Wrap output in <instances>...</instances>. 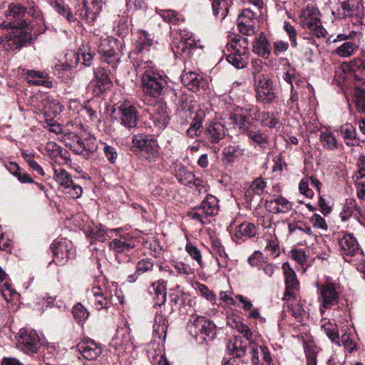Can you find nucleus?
I'll list each match as a JSON object with an SVG mask.
<instances>
[{"label": "nucleus", "mask_w": 365, "mask_h": 365, "mask_svg": "<svg viewBox=\"0 0 365 365\" xmlns=\"http://www.w3.org/2000/svg\"><path fill=\"white\" fill-rule=\"evenodd\" d=\"M225 137L224 125L220 122H212L207 125L203 130V140L207 143L215 144Z\"/></svg>", "instance_id": "nucleus-22"}, {"label": "nucleus", "mask_w": 365, "mask_h": 365, "mask_svg": "<svg viewBox=\"0 0 365 365\" xmlns=\"http://www.w3.org/2000/svg\"><path fill=\"white\" fill-rule=\"evenodd\" d=\"M206 116L205 110L203 109H198L195 114V116L191 122L190 127L192 128L200 135L203 134L202 122Z\"/></svg>", "instance_id": "nucleus-53"}, {"label": "nucleus", "mask_w": 365, "mask_h": 365, "mask_svg": "<svg viewBox=\"0 0 365 365\" xmlns=\"http://www.w3.org/2000/svg\"><path fill=\"white\" fill-rule=\"evenodd\" d=\"M354 91L356 109L359 112L365 113V82L360 86H356Z\"/></svg>", "instance_id": "nucleus-47"}, {"label": "nucleus", "mask_w": 365, "mask_h": 365, "mask_svg": "<svg viewBox=\"0 0 365 365\" xmlns=\"http://www.w3.org/2000/svg\"><path fill=\"white\" fill-rule=\"evenodd\" d=\"M185 250L189 255L195 260L200 267H203L202 255L200 250L193 244L187 243L185 246Z\"/></svg>", "instance_id": "nucleus-60"}, {"label": "nucleus", "mask_w": 365, "mask_h": 365, "mask_svg": "<svg viewBox=\"0 0 365 365\" xmlns=\"http://www.w3.org/2000/svg\"><path fill=\"white\" fill-rule=\"evenodd\" d=\"M170 115L165 102L159 101L151 108L149 125L156 133H160L168 125Z\"/></svg>", "instance_id": "nucleus-10"}, {"label": "nucleus", "mask_w": 365, "mask_h": 365, "mask_svg": "<svg viewBox=\"0 0 365 365\" xmlns=\"http://www.w3.org/2000/svg\"><path fill=\"white\" fill-rule=\"evenodd\" d=\"M153 43V39L150 38V35L145 31H140L135 40L134 51L138 53L148 51Z\"/></svg>", "instance_id": "nucleus-38"}, {"label": "nucleus", "mask_w": 365, "mask_h": 365, "mask_svg": "<svg viewBox=\"0 0 365 365\" xmlns=\"http://www.w3.org/2000/svg\"><path fill=\"white\" fill-rule=\"evenodd\" d=\"M186 329L200 344L212 341L216 335L215 324L203 316L192 315L187 323Z\"/></svg>", "instance_id": "nucleus-4"}, {"label": "nucleus", "mask_w": 365, "mask_h": 365, "mask_svg": "<svg viewBox=\"0 0 365 365\" xmlns=\"http://www.w3.org/2000/svg\"><path fill=\"white\" fill-rule=\"evenodd\" d=\"M195 47L194 41L190 38L187 39L175 40L172 43V50L176 58H183L189 56L191 50Z\"/></svg>", "instance_id": "nucleus-31"}, {"label": "nucleus", "mask_w": 365, "mask_h": 365, "mask_svg": "<svg viewBox=\"0 0 365 365\" xmlns=\"http://www.w3.org/2000/svg\"><path fill=\"white\" fill-rule=\"evenodd\" d=\"M78 349L87 360H94L102 353V347L93 340L86 339L78 344Z\"/></svg>", "instance_id": "nucleus-26"}, {"label": "nucleus", "mask_w": 365, "mask_h": 365, "mask_svg": "<svg viewBox=\"0 0 365 365\" xmlns=\"http://www.w3.org/2000/svg\"><path fill=\"white\" fill-rule=\"evenodd\" d=\"M153 262L150 258H145L140 259L135 266V272L128 276V282H135L138 279L139 276L151 270L153 267Z\"/></svg>", "instance_id": "nucleus-37"}, {"label": "nucleus", "mask_w": 365, "mask_h": 365, "mask_svg": "<svg viewBox=\"0 0 365 365\" xmlns=\"http://www.w3.org/2000/svg\"><path fill=\"white\" fill-rule=\"evenodd\" d=\"M53 178L64 188L72 185V182H73L71 174L63 168L54 169Z\"/></svg>", "instance_id": "nucleus-46"}, {"label": "nucleus", "mask_w": 365, "mask_h": 365, "mask_svg": "<svg viewBox=\"0 0 365 365\" xmlns=\"http://www.w3.org/2000/svg\"><path fill=\"white\" fill-rule=\"evenodd\" d=\"M248 263L252 267H262L264 264V256L260 252H255L249 258Z\"/></svg>", "instance_id": "nucleus-64"}, {"label": "nucleus", "mask_w": 365, "mask_h": 365, "mask_svg": "<svg viewBox=\"0 0 365 365\" xmlns=\"http://www.w3.org/2000/svg\"><path fill=\"white\" fill-rule=\"evenodd\" d=\"M109 346L118 355L123 354L128 350L132 349L133 343L128 330L127 329L118 330Z\"/></svg>", "instance_id": "nucleus-17"}, {"label": "nucleus", "mask_w": 365, "mask_h": 365, "mask_svg": "<svg viewBox=\"0 0 365 365\" xmlns=\"http://www.w3.org/2000/svg\"><path fill=\"white\" fill-rule=\"evenodd\" d=\"M158 13L166 22L176 24L179 21L178 14L174 10L163 9L158 11Z\"/></svg>", "instance_id": "nucleus-61"}, {"label": "nucleus", "mask_w": 365, "mask_h": 365, "mask_svg": "<svg viewBox=\"0 0 365 365\" xmlns=\"http://www.w3.org/2000/svg\"><path fill=\"white\" fill-rule=\"evenodd\" d=\"M331 14L338 19L358 16L361 13L360 0H328Z\"/></svg>", "instance_id": "nucleus-8"}, {"label": "nucleus", "mask_w": 365, "mask_h": 365, "mask_svg": "<svg viewBox=\"0 0 365 365\" xmlns=\"http://www.w3.org/2000/svg\"><path fill=\"white\" fill-rule=\"evenodd\" d=\"M98 53L102 55L105 61L108 64H111L113 68L116 67L120 60V56L115 49L110 46V42L108 40L104 39L101 41L98 46Z\"/></svg>", "instance_id": "nucleus-32"}, {"label": "nucleus", "mask_w": 365, "mask_h": 365, "mask_svg": "<svg viewBox=\"0 0 365 365\" xmlns=\"http://www.w3.org/2000/svg\"><path fill=\"white\" fill-rule=\"evenodd\" d=\"M240 110H250V120L259 121L262 125L269 127V128H275L279 123L273 113L260 112L256 106L241 108Z\"/></svg>", "instance_id": "nucleus-20"}, {"label": "nucleus", "mask_w": 365, "mask_h": 365, "mask_svg": "<svg viewBox=\"0 0 365 365\" xmlns=\"http://www.w3.org/2000/svg\"><path fill=\"white\" fill-rule=\"evenodd\" d=\"M26 13V8L20 4H11L6 11V16L9 20L15 22L20 21Z\"/></svg>", "instance_id": "nucleus-44"}, {"label": "nucleus", "mask_w": 365, "mask_h": 365, "mask_svg": "<svg viewBox=\"0 0 365 365\" xmlns=\"http://www.w3.org/2000/svg\"><path fill=\"white\" fill-rule=\"evenodd\" d=\"M244 56L232 52L227 56V61L237 68H243L247 64V61Z\"/></svg>", "instance_id": "nucleus-58"}, {"label": "nucleus", "mask_w": 365, "mask_h": 365, "mask_svg": "<svg viewBox=\"0 0 365 365\" xmlns=\"http://www.w3.org/2000/svg\"><path fill=\"white\" fill-rule=\"evenodd\" d=\"M266 210L274 214L287 213L292 207V204L284 197H277L267 200L264 204Z\"/></svg>", "instance_id": "nucleus-29"}, {"label": "nucleus", "mask_w": 365, "mask_h": 365, "mask_svg": "<svg viewBox=\"0 0 365 365\" xmlns=\"http://www.w3.org/2000/svg\"><path fill=\"white\" fill-rule=\"evenodd\" d=\"M24 75L29 84L32 86H42L48 88L53 87V83L48 79V73L45 71L35 70H24Z\"/></svg>", "instance_id": "nucleus-28"}, {"label": "nucleus", "mask_w": 365, "mask_h": 365, "mask_svg": "<svg viewBox=\"0 0 365 365\" xmlns=\"http://www.w3.org/2000/svg\"><path fill=\"white\" fill-rule=\"evenodd\" d=\"M22 26L23 24L18 23L17 25L11 21L3 22L0 26L7 29H13L6 36H0V43L6 51L19 50L25 46L31 39V34L22 29L17 28V26Z\"/></svg>", "instance_id": "nucleus-5"}, {"label": "nucleus", "mask_w": 365, "mask_h": 365, "mask_svg": "<svg viewBox=\"0 0 365 365\" xmlns=\"http://www.w3.org/2000/svg\"><path fill=\"white\" fill-rule=\"evenodd\" d=\"M247 344L241 336H235L227 345V350L232 357L241 358L245 356Z\"/></svg>", "instance_id": "nucleus-35"}, {"label": "nucleus", "mask_w": 365, "mask_h": 365, "mask_svg": "<svg viewBox=\"0 0 365 365\" xmlns=\"http://www.w3.org/2000/svg\"><path fill=\"white\" fill-rule=\"evenodd\" d=\"M320 141L324 148L334 150L338 148L337 140L332 133L330 131L322 132L319 136Z\"/></svg>", "instance_id": "nucleus-50"}, {"label": "nucleus", "mask_w": 365, "mask_h": 365, "mask_svg": "<svg viewBox=\"0 0 365 365\" xmlns=\"http://www.w3.org/2000/svg\"><path fill=\"white\" fill-rule=\"evenodd\" d=\"M252 51L264 59H267L269 57L271 46L263 33H261L255 38L252 45Z\"/></svg>", "instance_id": "nucleus-33"}, {"label": "nucleus", "mask_w": 365, "mask_h": 365, "mask_svg": "<svg viewBox=\"0 0 365 365\" xmlns=\"http://www.w3.org/2000/svg\"><path fill=\"white\" fill-rule=\"evenodd\" d=\"M168 319L163 310H157L153 324V338L163 342L166 338Z\"/></svg>", "instance_id": "nucleus-27"}, {"label": "nucleus", "mask_w": 365, "mask_h": 365, "mask_svg": "<svg viewBox=\"0 0 365 365\" xmlns=\"http://www.w3.org/2000/svg\"><path fill=\"white\" fill-rule=\"evenodd\" d=\"M213 14L220 19H224L228 13V5L226 0H210Z\"/></svg>", "instance_id": "nucleus-49"}, {"label": "nucleus", "mask_w": 365, "mask_h": 365, "mask_svg": "<svg viewBox=\"0 0 365 365\" xmlns=\"http://www.w3.org/2000/svg\"><path fill=\"white\" fill-rule=\"evenodd\" d=\"M356 48L357 47L354 43L347 41L340 45L335 52L339 56L345 58L353 55Z\"/></svg>", "instance_id": "nucleus-56"}, {"label": "nucleus", "mask_w": 365, "mask_h": 365, "mask_svg": "<svg viewBox=\"0 0 365 365\" xmlns=\"http://www.w3.org/2000/svg\"><path fill=\"white\" fill-rule=\"evenodd\" d=\"M322 327L331 341L339 345L340 340L336 324L327 322L323 324Z\"/></svg>", "instance_id": "nucleus-54"}, {"label": "nucleus", "mask_w": 365, "mask_h": 365, "mask_svg": "<svg viewBox=\"0 0 365 365\" xmlns=\"http://www.w3.org/2000/svg\"><path fill=\"white\" fill-rule=\"evenodd\" d=\"M134 147L146 153L149 157L157 158L159 155V145L157 140L150 135H134L132 138Z\"/></svg>", "instance_id": "nucleus-15"}, {"label": "nucleus", "mask_w": 365, "mask_h": 365, "mask_svg": "<svg viewBox=\"0 0 365 365\" xmlns=\"http://www.w3.org/2000/svg\"><path fill=\"white\" fill-rule=\"evenodd\" d=\"M149 292L153 294L154 308L162 310V306L166 302V284L163 280L153 282L149 288Z\"/></svg>", "instance_id": "nucleus-25"}, {"label": "nucleus", "mask_w": 365, "mask_h": 365, "mask_svg": "<svg viewBox=\"0 0 365 365\" xmlns=\"http://www.w3.org/2000/svg\"><path fill=\"white\" fill-rule=\"evenodd\" d=\"M93 54L88 46H83L79 48L76 53V60L78 63L86 66H89L93 60Z\"/></svg>", "instance_id": "nucleus-52"}, {"label": "nucleus", "mask_w": 365, "mask_h": 365, "mask_svg": "<svg viewBox=\"0 0 365 365\" xmlns=\"http://www.w3.org/2000/svg\"><path fill=\"white\" fill-rule=\"evenodd\" d=\"M257 230L254 224L245 222L242 223L235 231V236L237 238L252 237L256 235Z\"/></svg>", "instance_id": "nucleus-48"}, {"label": "nucleus", "mask_w": 365, "mask_h": 365, "mask_svg": "<svg viewBox=\"0 0 365 365\" xmlns=\"http://www.w3.org/2000/svg\"><path fill=\"white\" fill-rule=\"evenodd\" d=\"M255 19V14L250 9H243L242 13L239 15L237 24L242 22L246 24H255L254 19Z\"/></svg>", "instance_id": "nucleus-63"}, {"label": "nucleus", "mask_w": 365, "mask_h": 365, "mask_svg": "<svg viewBox=\"0 0 365 365\" xmlns=\"http://www.w3.org/2000/svg\"><path fill=\"white\" fill-rule=\"evenodd\" d=\"M340 252L346 261L354 262L356 269L365 272V258L363 251L353 234H344L338 237Z\"/></svg>", "instance_id": "nucleus-3"}, {"label": "nucleus", "mask_w": 365, "mask_h": 365, "mask_svg": "<svg viewBox=\"0 0 365 365\" xmlns=\"http://www.w3.org/2000/svg\"><path fill=\"white\" fill-rule=\"evenodd\" d=\"M135 240L131 235L125 234L113 239L109 244V249L116 254V258H118V255L119 254L127 255L128 252L135 247Z\"/></svg>", "instance_id": "nucleus-18"}, {"label": "nucleus", "mask_w": 365, "mask_h": 365, "mask_svg": "<svg viewBox=\"0 0 365 365\" xmlns=\"http://www.w3.org/2000/svg\"><path fill=\"white\" fill-rule=\"evenodd\" d=\"M340 132L347 146L356 145V131L351 124L346 123L341 125L340 127Z\"/></svg>", "instance_id": "nucleus-42"}, {"label": "nucleus", "mask_w": 365, "mask_h": 365, "mask_svg": "<svg viewBox=\"0 0 365 365\" xmlns=\"http://www.w3.org/2000/svg\"><path fill=\"white\" fill-rule=\"evenodd\" d=\"M138 72L141 73V83L143 93L148 96L158 98L168 88L166 77L159 73L151 61L140 62Z\"/></svg>", "instance_id": "nucleus-1"}, {"label": "nucleus", "mask_w": 365, "mask_h": 365, "mask_svg": "<svg viewBox=\"0 0 365 365\" xmlns=\"http://www.w3.org/2000/svg\"><path fill=\"white\" fill-rule=\"evenodd\" d=\"M319 300L321 302L320 312L324 314L326 309L336 305L339 299V292L335 283L326 282L319 287Z\"/></svg>", "instance_id": "nucleus-11"}, {"label": "nucleus", "mask_w": 365, "mask_h": 365, "mask_svg": "<svg viewBox=\"0 0 365 365\" xmlns=\"http://www.w3.org/2000/svg\"><path fill=\"white\" fill-rule=\"evenodd\" d=\"M19 344L26 353H36L40 346V337L33 329H21L20 330Z\"/></svg>", "instance_id": "nucleus-16"}, {"label": "nucleus", "mask_w": 365, "mask_h": 365, "mask_svg": "<svg viewBox=\"0 0 365 365\" xmlns=\"http://www.w3.org/2000/svg\"><path fill=\"white\" fill-rule=\"evenodd\" d=\"M229 46L235 53L246 56L249 53L248 41L245 37L239 36L233 38L229 43Z\"/></svg>", "instance_id": "nucleus-41"}, {"label": "nucleus", "mask_w": 365, "mask_h": 365, "mask_svg": "<svg viewBox=\"0 0 365 365\" xmlns=\"http://www.w3.org/2000/svg\"><path fill=\"white\" fill-rule=\"evenodd\" d=\"M103 151L110 163L114 164L118 158V153L113 146L108 145L106 143H101Z\"/></svg>", "instance_id": "nucleus-62"}, {"label": "nucleus", "mask_w": 365, "mask_h": 365, "mask_svg": "<svg viewBox=\"0 0 365 365\" xmlns=\"http://www.w3.org/2000/svg\"><path fill=\"white\" fill-rule=\"evenodd\" d=\"M319 11L314 6L307 5L299 16L300 24L305 29H313L320 24Z\"/></svg>", "instance_id": "nucleus-23"}, {"label": "nucleus", "mask_w": 365, "mask_h": 365, "mask_svg": "<svg viewBox=\"0 0 365 365\" xmlns=\"http://www.w3.org/2000/svg\"><path fill=\"white\" fill-rule=\"evenodd\" d=\"M245 149L241 148L238 145L226 146L222 150V155L228 163L232 162L244 155Z\"/></svg>", "instance_id": "nucleus-45"}, {"label": "nucleus", "mask_w": 365, "mask_h": 365, "mask_svg": "<svg viewBox=\"0 0 365 365\" xmlns=\"http://www.w3.org/2000/svg\"><path fill=\"white\" fill-rule=\"evenodd\" d=\"M288 232L291 237L299 245H306L307 242L314 238L310 226L303 221L289 223Z\"/></svg>", "instance_id": "nucleus-13"}, {"label": "nucleus", "mask_w": 365, "mask_h": 365, "mask_svg": "<svg viewBox=\"0 0 365 365\" xmlns=\"http://www.w3.org/2000/svg\"><path fill=\"white\" fill-rule=\"evenodd\" d=\"M72 314L78 324L84 322L89 316L88 311L81 303L73 307Z\"/></svg>", "instance_id": "nucleus-55"}, {"label": "nucleus", "mask_w": 365, "mask_h": 365, "mask_svg": "<svg viewBox=\"0 0 365 365\" xmlns=\"http://www.w3.org/2000/svg\"><path fill=\"white\" fill-rule=\"evenodd\" d=\"M51 5L57 13L65 16L68 21L73 22L76 21V18L71 14L69 7L65 5L63 2L52 1L51 2Z\"/></svg>", "instance_id": "nucleus-51"}, {"label": "nucleus", "mask_w": 365, "mask_h": 365, "mask_svg": "<svg viewBox=\"0 0 365 365\" xmlns=\"http://www.w3.org/2000/svg\"><path fill=\"white\" fill-rule=\"evenodd\" d=\"M211 253L215 256L218 266L225 267L227 264L228 255L225 252L224 246L217 237H211Z\"/></svg>", "instance_id": "nucleus-34"}, {"label": "nucleus", "mask_w": 365, "mask_h": 365, "mask_svg": "<svg viewBox=\"0 0 365 365\" xmlns=\"http://www.w3.org/2000/svg\"><path fill=\"white\" fill-rule=\"evenodd\" d=\"M267 187V182L261 177L255 179L250 185V190L245 192L247 200H251V192L259 196L264 193Z\"/></svg>", "instance_id": "nucleus-39"}, {"label": "nucleus", "mask_w": 365, "mask_h": 365, "mask_svg": "<svg viewBox=\"0 0 365 365\" xmlns=\"http://www.w3.org/2000/svg\"><path fill=\"white\" fill-rule=\"evenodd\" d=\"M182 83L192 92H197L200 88L206 86V82L202 77L195 72L184 71L181 75Z\"/></svg>", "instance_id": "nucleus-30"}, {"label": "nucleus", "mask_w": 365, "mask_h": 365, "mask_svg": "<svg viewBox=\"0 0 365 365\" xmlns=\"http://www.w3.org/2000/svg\"><path fill=\"white\" fill-rule=\"evenodd\" d=\"M45 150L51 159H57L60 157L66 158V157H63L61 146L54 142H48L45 147Z\"/></svg>", "instance_id": "nucleus-59"}, {"label": "nucleus", "mask_w": 365, "mask_h": 365, "mask_svg": "<svg viewBox=\"0 0 365 365\" xmlns=\"http://www.w3.org/2000/svg\"><path fill=\"white\" fill-rule=\"evenodd\" d=\"M53 262L58 265L65 264L69 259L75 257V250L72 242L67 239L56 240L51 245Z\"/></svg>", "instance_id": "nucleus-12"}, {"label": "nucleus", "mask_w": 365, "mask_h": 365, "mask_svg": "<svg viewBox=\"0 0 365 365\" xmlns=\"http://www.w3.org/2000/svg\"><path fill=\"white\" fill-rule=\"evenodd\" d=\"M264 240L266 241L264 250L269 252V255L272 258L277 257L279 255L280 251L279 247V242L276 236L269 234L265 235Z\"/></svg>", "instance_id": "nucleus-43"}, {"label": "nucleus", "mask_w": 365, "mask_h": 365, "mask_svg": "<svg viewBox=\"0 0 365 365\" xmlns=\"http://www.w3.org/2000/svg\"><path fill=\"white\" fill-rule=\"evenodd\" d=\"M116 118L119 120L121 125L131 129L135 128L138 125L139 118L136 107L130 101H125L119 103L115 109Z\"/></svg>", "instance_id": "nucleus-9"}, {"label": "nucleus", "mask_w": 365, "mask_h": 365, "mask_svg": "<svg viewBox=\"0 0 365 365\" xmlns=\"http://www.w3.org/2000/svg\"><path fill=\"white\" fill-rule=\"evenodd\" d=\"M93 297V306L97 310L107 309L110 304L108 292H103L99 287H94L91 290Z\"/></svg>", "instance_id": "nucleus-36"}, {"label": "nucleus", "mask_w": 365, "mask_h": 365, "mask_svg": "<svg viewBox=\"0 0 365 365\" xmlns=\"http://www.w3.org/2000/svg\"><path fill=\"white\" fill-rule=\"evenodd\" d=\"M282 269L285 276L286 290L284 299L290 300L294 297V291L299 287V282L297 279V275L294 270L289 267L287 262L282 264Z\"/></svg>", "instance_id": "nucleus-24"}, {"label": "nucleus", "mask_w": 365, "mask_h": 365, "mask_svg": "<svg viewBox=\"0 0 365 365\" xmlns=\"http://www.w3.org/2000/svg\"><path fill=\"white\" fill-rule=\"evenodd\" d=\"M340 216L343 221H346L351 217H353L360 223H363L365 221V211L357 205L356 202L354 199L346 200Z\"/></svg>", "instance_id": "nucleus-21"}, {"label": "nucleus", "mask_w": 365, "mask_h": 365, "mask_svg": "<svg viewBox=\"0 0 365 365\" xmlns=\"http://www.w3.org/2000/svg\"><path fill=\"white\" fill-rule=\"evenodd\" d=\"M250 110H240L233 120L241 135H245L250 142L261 150H265L269 144V135L250 120Z\"/></svg>", "instance_id": "nucleus-2"}, {"label": "nucleus", "mask_w": 365, "mask_h": 365, "mask_svg": "<svg viewBox=\"0 0 365 365\" xmlns=\"http://www.w3.org/2000/svg\"><path fill=\"white\" fill-rule=\"evenodd\" d=\"M254 73L255 83L256 100L264 107L272 103L277 98L274 91L273 83L267 75Z\"/></svg>", "instance_id": "nucleus-7"}, {"label": "nucleus", "mask_w": 365, "mask_h": 365, "mask_svg": "<svg viewBox=\"0 0 365 365\" xmlns=\"http://www.w3.org/2000/svg\"><path fill=\"white\" fill-rule=\"evenodd\" d=\"M218 200L208 194L199 206L195 207L187 212V216L202 225L211 222V218L218 214Z\"/></svg>", "instance_id": "nucleus-6"}, {"label": "nucleus", "mask_w": 365, "mask_h": 365, "mask_svg": "<svg viewBox=\"0 0 365 365\" xmlns=\"http://www.w3.org/2000/svg\"><path fill=\"white\" fill-rule=\"evenodd\" d=\"M94 75L97 81V86L100 90L104 91L110 88L111 81L104 68L100 66L95 68Z\"/></svg>", "instance_id": "nucleus-40"}, {"label": "nucleus", "mask_w": 365, "mask_h": 365, "mask_svg": "<svg viewBox=\"0 0 365 365\" xmlns=\"http://www.w3.org/2000/svg\"><path fill=\"white\" fill-rule=\"evenodd\" d=\"M287 308L297 322H302L306 312L300 303L287 304Z\"/></svg>", "instance_id": "nucleus-57"}, {"label": "nucleus", "mask_w": 365, "mask_h": 365, "mask_svg": "<svg viewBox=\"0 0 365 365\" xmlns=\"http://www.w3.org/2000/svg\"><path fill=\"white\" fill-rule=\"evenodd\" d=\"M103 4L102 0H84L75 14L88 24H93L102 11Z\"/></svg>", "instance_id": "nucleus-14"}, {"label": "nucleus", "mask_w": 365, "mask_h": 365, "mask_svg": "<svg viewBox=\"0 0 365 365\" xmlns=\"http://www.w3.org/2000/svg\"><path fill=\"white\" fill-rule=\"evenodd\" d=\"M250 354L252 365H259L260 363H272V358L268 348L264 345H258L253 341L250 342Z\"/></svg>", "instance_id": "nucleus-19"}]
</instances>
